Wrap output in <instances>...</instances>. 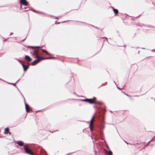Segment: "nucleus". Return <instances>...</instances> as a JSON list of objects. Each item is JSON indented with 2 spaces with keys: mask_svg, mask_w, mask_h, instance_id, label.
<instances>
[{
  "mask_svg": "<svg viewBox=\"0 0 155 155\" xmlns=\"http://www.w3.org/2000/svg\"><path fill=\"white\" fill-rule=\"evenodd\" d=\"M33 50L34 54H33V56H35L34 57L38 59L34 61L31 63V65H35L40 61L41 59L44 60L45 58H43L42 57H40L38 55V52L39 51L40 48L39 47H31Z\"/></svg>",
  "mask_w": 155,
  "mask_h": 155,
  "instance_id": "nucleus-1",
  "label": "nucleus"
},
{
  "mask_svg": "<svg viewBox=\"0 0 155 155\" xmlns=\"http://www.w3.org/2000/svg\"><path fill=\"white\" fill-rule=\"evenodd\" d=\"M21 8H22V6H21Z\"/></svg>",
  "mask_w": 155,
  "mask_h": 155,
  "instance_id": "nucleus-19",
  "label": "nucleus"
},
{
  "mask_svg": "<svg viewBox=\"0 0 155 155\" xmlns=\"http://www.w3.org/2000/svg\"><path fill=\"white\" fill-rule=\"evenodd\" d=\"M25 108L27 112H29L31 109L30 108V107L27 104H25Z\"/></svg>",
  "mask_w": 155,
  "mask_h": 155,
  "instance_id": "nucleus-8",
  "label": "nucleus"
},
{
  "mask_svg": "<svg viewBox=\"0 0 155 155\" xmlns=\"http://www.w3.org/2000/svg\"><path fill=\"white\" fill-rule=\"evenodd\" d=\"M12 34V33H11L10 34V35H11Z\"/></svg>",
  "mask_w": 155,
  "mask_h": 155,
  "instance_id": "nucleus-18",
  "label": "nucleus"
},
{
  "mask_svg": "<svg viewBox=\"0 0 155 155\" xmlns=\"http://www.w3.org/2000/svg\"><path fill=\"white\" fill-rule=\"evenodd\" d=\"M27 10H25V11H27Z\"/></svg>",
  "mask_w": 155,
  "mask_h": 155,
  "instance_id": "nucleus-21",
  "label": "nucleus"
},
{
  "mask_svg": "<svg viewBox=\"0 0 155 155\" xmlns=\"http://www.w3.org/2000/svg\"><path fill=\"white\" fill-rule=\"evenodd\" d=\"M104 153L106 154V155H112V153L111 151L109 150L108 151L106 150H104Z\"/></svg>",
  "mask_w": 155,
  "mask_h": 155,
  "instance_id": "nucleus-7",
  "label": "nucleus"
},
{
  "mask_svg": "<svg viewBox=\"0 0 155 155\" xmlns=\"http://www.w3.org/2000/svg\"><path fill=\"white\" fill-rule=\"evenodd\" d=\"M22 67H23V70L24 71H26L28 68L29 67V65H26L23 63H22Z\"/></svg>",
  "mask_w": 155,
  "mask_h": 155,
  "instance_id": "nucleus-6",
  "label": "nucleus"
},
{
  "mask_svg": "<svg viewBox=\"0 0 155 155\" xmlns=\"http://www.w3.org/2000/svg\"><path fill=\"white\" fill-rule=\"evenodd\" d=\"M17 143L19 145V141H18V142H17Z\"/></svg>",
  "mask_w": 155,
  "mask_h": 155,
  "instance_id": "nucleus-15",
  "label": "nucleus"
},
{
  "mask_svg": "<svg viewBox=\"0 0 155 155\" xmlns=\"http://www.w3.org/2000/svg\"><path fill=\"white\" fill-rule=\"evenodd\" d=\"M25 58L27 61H30L32 60V59L30 57L27 55H26L25 56Z\"/></svg>",
  "mask_w": 155,
  "mask_h": 155,
  "instance_id": "nucleus-10",
  "label": "nucleus"
},
{
  "mask_svg": "<svg viewBox=\"0 0 155 155\" xmlns=\"http://www.w3.org/2000/svg\"><path fill=\"white\" fill-rule=\"evenodd\" d=\"M94 117H93V118L91 119L90 121V130L91 131L93 130V122L94 121Z\"/></svg>",
  "mask_w": 155,
  "mask_h": 155,
  "instance_id": "nucleus-4",
  "label": "nucleus"
},
{
  "mask_svg": "<svg viewBox=\"0 0 155 155\" xmlns=\"http://www.w3.org/2000/svg\"><path fill=\"white\" fill-rule=\"evenodd\" d=\"M4 134H11L10 133L9 131V128H6L5 129Z\"/></svg>",
  "mask_w": 155,
  "mask_h": 155,
  "instance_id": "nucleus-9",
  "label": "nucleus"
},
{
  "mask_svg": "<svg viewBox=\"0 0 155 155\" xmlns=\"http://www.w3.org/2000/svg\"><path fill=\"white\" fill-rule=\"evenodd\" d=\"M60 23V22H55V24H59Z\"/></svg>",
  "mask_w": 155,
  "mask_h": 155,
  "instance_id": "nucleus-16",
  "label": "nucleus"
},
{
  "mask_svg": "<svg viewBox=\"0 0 155 155\" xmlns=\"http://www.w3.org/2000/svg\"><path fill=\"white\" fill-rule=\"evenodd\" d=\"M41 50L43 52L46 53L49 55H50V54H49L46 50L43 49H41Z\"/></svg>",
  "mask_w": 155,
  "mask_h": 155,
  "instance_id": "nucleus-11",
  "label": "nucleus"
},
{
  "mask_svg": "<svg viewBox=\"0 0 155 155\" xmlns=\"http://www.w3.org/2000/svg\"><path fill=\"white\" fill-rule=\"evenodd\" d=\"M45 58V59H51L52 58H49V57L47 58Z\"/></svg>",
  "mask_w": 155,
  "mask_h": 155,
  "instance_id": "nucleus-14",
  "label": "nucleus"
},
{
  "mask_svg": "<svg viewBox=\"0 0 155 155\" xmlns=\"http://www.w3.org/2000/svg\"><path fill=\"white\" fill-rule=\"evenodd\" d=\"M20 3L25 6H27L28 5V2L26 0H20Z\"/></svg>",
  "mask_w": 155,
  "mask_h": 155,
  "instance_id": "nucleus-5",
  "label": "nucleus"
},
{
  "mask_svg": "<svg viewBox=\"0 0 155 155\" xmlns=\"http://www.w3.org/2000/svg\"><path fill=\"white\" fill-rule=\"evenodd\" d=\"M24 149L25 152L30 155H35V154L31 150H30L27 146H24Z\"/></svg>",
  "mask_w": 155,
  "mask_h": 155,
  "instance_id": "nucleus-3",
  "label": "nucleus"
},
{
  "mask_svg": "<svg viewBox=\"0 0 155 155\" xmlns=\"http://www.w3.org/2000/svg\"><path fill=\"white\" fill-rule=\"evenodd\" d=\"M113 10L115 15H116L118 13V11L117 9L115 8H113Z\"/></svg>",
  "mask_w": 155,
  "mask_h": 155,
  "instance_id": "nucleus-12",
  "label": "nucleus"
},
{
  "mask_svg": "<svg viewBox=\"0 0 155 155\" xmlns=\"http://www.w3.org/2000/svg\"><path fill=\"white\" fill-rule=\"evenodd\" d=\"M126 95L127 96H128V97H130V96H129V95H127V94H126Z\"/></svg>",
  "mask_w": 155,
  "mask_h": 155,
  "instance_id": "nucleus-17",
  "label": "nucleus"
},
{
  "mask_svg": "<svg viewBox=\"0 0 155 155\" xmlns=\"http://www.w3.org/2000/svg\"><path fill=\"white\" fill-rule=\"evenodd\" d=\"M24 8L26 9H27V8H26L25 7Z\"/></svg>",
  "mask_w": 155,
  "mask_h": 155,
  "instance_id": "nucleus-20",
  "label": "nucleus"
},
{
  "mask_svg": "<svg viewBox=\"0 0 155 155\" xmlns=\"http://www.w3.org/2000/svg\"><path fill=\"white\" fill-rule=\"evenodd\" d=\"M23 145V143L21 142L20 141V146H22Z\"/></svg>",
  "mask_w": 155,
  "mask_h": 155,
  "instance_id": "nucleus-13",
  "label": "nucleus"
},
{
  "mask_svg": "<svg viewBox=\"0 0 155 155\" xmlns=\"http://www.w3.org/2000/svg\"><path fill=\"white\" fill-rule=\"evenodd\" d=\"M83 101L88 102L90 104H99V102L96 101V98L94 97L93 99H86L83 100Z\"/></svg>",
  "mask_w": 155,
  "mask_h": 155,
  "instance_id": "nucleus-2",
  "label": "nucleus"
}]
</instances>
